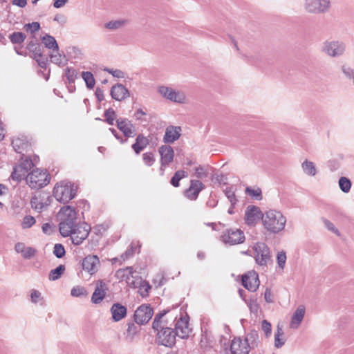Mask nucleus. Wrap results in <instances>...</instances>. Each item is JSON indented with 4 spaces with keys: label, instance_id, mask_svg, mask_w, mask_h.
Listing matches in <instances>:
<instances>
[{
    "label": "nucleus",
    "instance_id": "f257e3e1",
    "mask_svg": "<svg viewBox=\"0 0 354 354\" xmlns=\"http://www.w3.org/2000/svg\"><path fill=\"white\" fill-rule=\"evenodd\" d=\"M264 228L272 234H277L283 230L286 218L279 211L269 210L261 216Z\"/></svg>",
    "mask_w": 354,
    "mask_h": 354
},
{
    "label": "nucleus",
    "instance_id": "f03ea898",
    "mask_svg": "<svg viewBox=\"0 0 354 354\" xmlns=\"http://www.w3.org/2000/svg\"><path fill=\"white\" fill-rule=\"evenodd\" d=\"M58 216L60 219L59 232L64 237H67L71 233L72 229L77 225L76 212L71 206H64L59 212Z\"/></svg>",
    "mask_w": 354,
    "mask_h": 354
},
{
    "label": "nucleus",
    "instance_id": "7ed1b4c3",
    "mask_svg": "<svg viewBox=\"0 0 354 354\" xmlns=\"http://www.w3.org/2000/svg\"><path fill=\"white\" fill-rule=\"evenodd\" d=\"M77 194V187L71 182L57 183L53 189V196L60 203H67L74 198Z\"/></svg>",
    "mask_w": 354,
    "mask_h": 354
},
{
    "label": "nucleus",
    "instance_id": "20e7f679",
    "mask_svg": "<svg viewBox=\"0 0 354 354\" xmlns=\"http://www.w3.org/2000/svg\"><path fill=\"white\" fill-rule=\"evenodd\" d=\"M27 183L32 189L41 188L50 183V177L46 171L36 168L28 174Z\"/></svg>",
    "mask_w": 354,
    "mask_h": 354
},
{
    "label": "nucleus",
    "instance_id": "39448f33",
    "mask_svg": "<svg viewBox=\"0 0 354 354\" xmlns=\"http://www.w3.org/2000/svg\"><path fill=\"white\" fill-rule=\"evenodd\" d=\"M330 8V0H306L304 3L305 10L310 14H324Z\"/></svg>",
    "mask_w": 354,
    "mask_h": 354
},
{
    "label": "nucleus",
    "instance_id": "423d86ee",
    "mask_svg": "<svg viewBox=\"0 0 354 354\" xmlns=\"http://www.w3.org/2000/svg\"><path fill=\"white\" fill-rule=\"evenodd\" d=\"M245 239L243 232L236 228L225 230L221 236L222 242L230 245L241 244L244 242Z\"/></svg>",
    "mask_w": 354,
    "mask_h": 354
},
{
    "label": "nucleus",
    "instance_id": "0eeeda50",
    "mask_svg": "<svg viewBox=\"0 0 354 354\" xmlns=\"http://www.w3.org/2000/svg\"><path fill=\"white\" fill-rule=\"evenodd\" d=\"M158 93L165 99L176 103L183 104L186 102V95L182 91L175 90L171 87L160 86Z\"/></svg>",
    "mask_w": 354,
    "mask_h": 354
},
{
    "label": "nucleus",
    "instance_id": "6e6552de",
    "mask_svg": "<svg viewBox=\"0 0 354 354\" xmlns=\"http://www.w3.org/2000/svg\"><path fill=\"white\" fill-rule=\"evenodd\" d=\"M156 331V342L158 344L170 348L175 344L176 335L174 330L169 327H162Z\"/></svg>",
    "mask_w": 354,
    "mask_h": 354
},
{
    "label": "nucleus",
    "instance_id": "1a4fd4ad",
    "mask_svg": "<svg viewBox=\"0 0 354 354\" xmlns=\"http://www.w3.org/2000/svg\"><path fill=\"white\" fill-rule=\"evenodd\" d=\"M90 230L91 227L86 223L77 225L69 234L72 243L76 245H80L88 237Z\"/></svg>",
    "mask_w": 354,
    "mask_h": 354
},
{
    "label": "nucleus",
    "instance_id": "9d476101",
    "mask_svg": "<svg viewBox=\"0 0 354 354\" xmlns=\"http://www.w3.org/2000/svg\"><path fill=\"white\" fill-rule=\"evenodd\" d=\"M255 261L259 266H266L270 260V252L268 245L262 242L257 243L254 246Z\"/></svg>",
    "mask_w": 354,
    "mask_h": 354
},
{
    "label": "nucleus",
    "instance_id": "9b49d317",
    "mask_svg": "<svg viewBox=\"0 0 354 354\" xmlns=\"http://www.w3.org/2000/svg\"><path fill=\"white\" fill-rule=\"evenodd\" d=\"M51 196L46 192L35 195L30 201L31 207L38 212L46 209L51 203Z\"/></svg>",
    "mask_w": 354,
    "mask_h": 354
},
{
    "label": "nucleus",
    "instance_id": "f8f14e48",
    "mask_svg": "<svg viewBox=\"0 0 354 354\" xmlns=\"http://www.w3.org/2000/svg\"><path fill=\"white\" fill-rule=\"evenodd\" d=\"M243 286L251 292H255L260 284L259 275L255 271H250L242 276Z\"/></svg>",
    "mask_w": 354,
    "mask_h": 354
},
{
    "label": "nucleus",
    "instance_id": "ddd939ff",
    "mask_svg": "<svg viewBox=\"0 0 354 354\" xmlns=\"http://www.w3.org/2000/svg\"><path fill=\"white\" fill-rule=\"evenodd\" d=\"M153 314V310L152 308L147 305H141L135 311V322L138 324H145L151 319Z\"/></svg>",
    "mask_w": 354,
    "mask_h": 354
},
{
    "label": "nucleus",
    "instance_id": "4468645a",
    "mask_svg": "<svg viewBox=\"0 0 354 354\" xmlns=\"http://www.w3.org/2000/svg\"><path fill=\"white\" fill-rule=\"evenodd\" d=\"M344 50V44L339 41H326L323 46V51L330 57L340 56Z\"/></svg>",
    "mask_w": 354,
    "mask_h": 354
},
{
    "label": "nucleus",
    "instance_id": "2eb2a0df",
    "mask_svg": "<svg viewBox=\"0 0 354 354\" xmlns=\"http://www.w3.org/2000/svg\"><path fill=\"white\" fill-rule=\"evenodd\" d=\"M109 290L108 283L103 280H98L96 282L95 290L91 297V301L98 304L102 301Z\"/></svg>",
    "mask_w": 354,
    "mask_h": 354
},
{
    "label": "nucleus",
    "instance_id": "dca6fc26",
    "mask_svg": "<svg viewBox=\"0 0 354 354\" xmlns=\"http://www.w3.org/2000/svg\"><path fill=\"white\" fill-rule=\"evenodd\" d=\"M118 129L121 131L127 138L133 137L136 135L134 124L128 119L119 118L116 120Z\"/></svg>",
    "mask_w": 354,
    "mask_h": 354
},
{
    "label": "nucleus",
    "instance_id": "f3484780",
    "mask_svg": "<svg viewBox=\"0 0 354 354\" xmlns=\"http://www.w3.org/2000/svg\"><path fill=\"white\" fill-rule=\"evenodd\" d=\"M263 214L261 213L259 207L254 205H249L245 214V221L248 225H254L261 218Z\"/></svg>",
    "mask_w": 354,
    "mask_h": 354
},
{
    "label": "nucleus",
    "instance_id": "a211bd4d",
    "mask_svg": "<svg viewBox=\"0 0 354 354\" xmlns=\"http://www.w3.org/2000/svg\"><path fill=\"white\" fill-rule=\"evenodd\" d=\"M204 187L205 186L201 181L191 180L189 187L185 191V196L189 200L195 201Z\"/></svg>",
    "mask_w": 354,
    "mask_h": 354
},
{
    "label": "nucleus",
    "instance_id": "6ab92c4d",
    "mask_svg": "<svg viewBox=\"0 0 354 354\" xmlns=\"http://www.w3.org/2000/svg\"><path fill=\"white\" fill-rule=\"evenodd\" d=\"M191 330L189 328V322L186 318L180 317L176 323L175 334L182 339L187 338Z\"/></svg>",
    "mask_w": 354,
    "mask_h": 354
},
{
    "label": "nucleus",
    "instance_id": "aec40b11",
    "mask_svg": "<svg viewBox=\"0 0 354 354\" xmlns=\"http://www.w3.org/2000/svg\"><path fill=\"white\" fill-rule=\"evenodd\" d=\"M230 351L232 354H248L250 348L248 343L240 337H235L231 343Z\"/></svg>",
    "mask_w": 354,
    "mask_h": 354
},
{
    "label": "nucleus",
    "instance_id": "412c9836",
    "mask_svg": "<svg viewBox=\"0 0 354 354\" xmlns=\"http://www.w3.org/2000/svg\"><path fill=\"white\" fill-rule=\"evenodd\" d=\"M181 127L178 126H169L165 129L163 142L165 144L173 143L179 139L181 135Z\"/></svg>",
    "mask_w": 354,
    "mask_h": 354
},
{
    "label": "nucleus",
    "instance_id": "4be33fe9",
    "mask_svg": "<svg viewBox=\"0 0 354 354\" xmlns=\"http://www.w3.org/2000/svg\"><path fill=\"white\" fill-rule=\"evenodd\" d=\"M111 95L113 99L117 101H122L129 97V92L122 84H116L111 89Z\"/></svg>",
    "mask_w": 354,
    "mask_h": 354
},
{
    "label": "nucleus",
    "instance_id": "5701e85b",
    "mask_svg": "<svg viewBox=\"0 0 354 354\" xmlns=\"http://www.w3.org/2000/svg\"><path fill=\"white\" fill-rule=\"evenodd\" d=\"M158 151L160 155V162H162V165H169L173 161L174 151L171 146L162 145L159 147Z\"/></svg>",
    "mask_w": 354,
    "mask_h": 354
},
{
    "label": "nucleus",
    "instance_id": "b1692460",
    "mask_svg": "<svg viewBox=\"0 0 354 354\" xmlns=\"http://www.w3.org/2000/svg\"><path fill=\"white\" fill-rule=\"evenodd\" d=\"M99 263V259L97 256L88 255L83 259L82 268L91 274H93L97 271V266Z\"/></svg>",
    "mask_w": 354,
    "mask_h": 354
},
{
    "label": "nucleus",
    "instance_id": "393cba45",
    "mask_svg": "<svg viewBox=\"0 0 354 354\" xmlns=\"http://www.w3.org/2000/svg\"><path fill=\"white\" fill-rule=\"evenodd\" d=\"M15 250L17 253L21 254L22 257L26 259H30L37 252L34 248L26 247L24 243L20 242L15 244Z\"/></svg>",
    "mask_w": 354,
    "mask_h": 354
},
{
    "label": "nucleus",
    "instance_id": "a878e982",
    "mask_svg": "<svg viewBox=\"0 0 354 354\" xmlns=\"http://www.w3.org/2000/svg\"><path fill=\"white\" fill-rule=\"evenodd\" d=\"M111 313L113 319L115 322H119L126 316L127 308L119 303H115L113 304Z\"/></svg>",
    "mask_w": 354,
    "mask_h": 354
},
{
    "label": "nucleus",
    "instance_id": "bb28decb",
    "mask_svg": "<svg viewBox=\"0 0 354 354\" xmlns=\"http://www.w3.org/2000/svg\"><path fill=\"white\" fill-rule=\"evenodd\" d=\"M305 315V308L303 306H299L293 313L290 326L292 328H297L301 323Z\"/></svg>",
    "mask_w": 354,
    "mask_h": 354
},
{
    "label": "nucleus",
    "instance_id": "cd10ccee",
    "mask_svg": "<svg viewBox=\"0 0 354 354\" xmlns=\"http://www.w3.org/2000/svg\"><path fill=\"white\" fill-rule=\"evenodd\" d=\"M149 144L148 139L142 134H139L135 143L132 145V149L136 154H139Z\"/></svg>",
    "mask_w": 354,
    "mask_h": 354
},
{
    "label": "nucleus",
    "instance_id": "c85d7f7f",
    "mask_svg": "<svg viewBox=\"0 0 354 354\" xmlns=\"http://www.w3.org/2000/svg\"><path fill=\"white\" fill-rule=\"evenodd\" d=\"M214 341L211 335L207 332H203L200 340V347L204 351L209 350L213 347Z\"/></svg>",
    "mask_w": 354,
    "mask_h": 354
},
{
    "label": "nucleus",
    "instance_id": "c756f323",
    "mask_svg": "<svg viewBox=\"0 0 354 354\" xmlns=\"http://www.w3.org/2000/svg\"><path fill=\"white\" fill-rule=\"evenodd\" d=\"M244 341L248 343L250 348L257 347L259 343L258 332L255 330H250L248 333H247Z\"/></svg>",
    "mask_w": 354,
    "mask_h": 354
},
{
    "label": "nucleus",
    "instance_id": "7c9ffc66",
    "mask_svg": "<svg viewBox=\"0 0 354 354\" xmlns=\"http://www.w3.org/2000/svg\"><path fill=\"white\" fill-rule=\"evenodd\" d=\"M131 274H136V271L132 267H127L118 270L115 272V277L120 281H125L127 282L128 279L129 280Z\"/></svg>",
    "mask_w": 354,
    "mask_h": 354
},
{
    "label": "nucleus",
    "instance_id": "2f4dec72",
    "mask_svg": "<svg viewBox=\"0 0 354 354\" xmlns=\"http://www.w3.org/2000/svg\"><path fill=\"white\" fill-rule=\"evenodd\" d=\"M41 41L46 48L53 50L54 52L59 51V46L57 41L53 36L46 35L41 37Z\"/></svg>",
    "mask_w": 354,
    "mask_h": 354
},
{
    "label": "nucleus",
    "instance_id": "473e14b6",
    "mask_svg": "<svg viewBox=\"0 0 354 354\" xmlns=\"http://www.w3.org/2000/svg\"><path fill=\"white\" fill-rule=\"evenodd\" d=\"M284 332L283 326L279 324L277 325V330L274 334V346L277 348H281L286 342V339L283 337Z\"/></svg>",
    "mask_w": 354,
    "mask_h": 354
},
{
    "label": "nucleus",
    "instance_id": "72a5a7b5",
    "mask_svg": "<svg viewBox=\"0 0 354 354\" xmlns=\"http://www.w3.org/2000/svg\"><path fill=\"white\" fill-rule=\"evenodd\" d=\"M28 174L26 172L24 169H22V167L19 165H16L13 169L10 177L12 180L19 182L24 179L25 177L27 178Z\"/></svg>",
    "mask_w": 354,
    "mask_h": 354
},
{
    "label": "nucleus",
    "instance_id": "f704fd0d",
    "mask_svg": "<svg viewBox=\"0 0 354 354\" xmlns=\"http://www.w3.org/2000/svg\"><path fill=\"white\" fill-rule=\"evenodd\" d=\"M49 57L51 62L59 66H64L68 62L66 57L64 55L60 54L59 51L56 52V54H50Z\"/></svg>",
    "mask_w": 354,
    "mask_h": 354
},
{
    "label": "nucleus",
    "instance_id": "c9c22d12",
    "mask_svg": "<svg viewBox=\"0 0 354 354\" xmlns=\"http://www.w3.org/2000/svg\"><path fill=\"white\" fill-rule=\"evenodd\" d=\"M138 247L140 248L139 241H138L137 243H135L133 241L130 244L129 248L127 249V250L121 255V257H120L121 259L123 261H125V260L131 258V257H133V255L134 254L136 250Z\"/></svg>",
    "mask_w": 354,
    "mask_h": 354
},
{
    "label": "nucleus",
    "instance_id": "e433bc0d",
    "mask_svg": "<svg viewBox=\"0 0 354 354\" xmlns=\"http://www.w3.org/2000/svg\"><path fill=\"white\" fill-rule=\"evenodd\" d=\"M301 167L304 172L308 176H314L317 174V169L315 164L311 161L305 160L301 164Z\"/></svg>",
    "mask_w": 354,
    "mask_h": 354
},
{
    "label": "nucleus",
    "instance_id": "4c0bfd02",
    "mask_svg": "<svg viewBox=\"0 0 354 354\" xmlns=\"http://www.w3.org/2000/svg\"><path fill=\"white\" fill-rule=\"evenodd\" d=\"M82 77L86 83V87L89 89L93 88L95 80L92 73L89 71H83L82 73Z\"/></svg>",
    "mask_w": 354,
    "mask_h": 354
},
{
    "label": "nucleus",
    "instance_id": "58836bf2",
    "mask_svg": "<svg viewBox=\"0 0 354 354\" xmlns=\"http://www.w3.org/2000/svg\"><path fill=\"white\" fill-rule=\"evenodd\" d=\"M65 270V266L64 265H59L55 269L50 271L48 274V279L50 281H55L60 278L62 274Z\"/></svg>",
    "mask_w": 354,
    "mask_h": 354
},
{
    "label": "nucleus",
    "instance_id": "ea45409f",
    "mask_svg": "<svg viewBox=\"0 0 354 354\" xmlns=\"http://www.w3.org/2000/svg\"><path fill=\"white\" fill-rule=\"evenodd\" d=\"M26 38V35L22 32H14L9 35V39L13 44H21Z\"/></svg>",
    "mask_w": 354,
    "mask_h": 354
},
{
    "label": "nucleus",
    "instance_id": "a19ab883",
    "mask_svg": "<svg viewBox=\"0 0 354 354\" xmlns=\"http://www.w3.org/2000/svg\"><path fill=\"white\" fill-rule=\"evenodd\" d=\"M169 312V309L167 310H163L162 311L158 313L156 315L155 318L153 319V324H152V328L154 330H158L162 328L161 326V319L168 313Z\"/></svg>",
    "mask_w": 354,
    "mask_h": 354
},
{
    "label": "nucleus",
    "instance_id": "79ce46f5",
    "mask_svg": "<svg viewBox=\"0 0 354 354\" xmlns=\"http://www.w3.org/2000/svg\"><path fill=\"white\" fill-rule=\"evenodd\" d=\"M64 76L66 77L69 84H73L75 82V80L77 77V72L73 67H67L65 69Z\"/></svg>",
    "mask_w": 354,
    "mask_h": 354
},
{
    "label": "nucleus",
    "instance_id": "37998d69",
    "mask_svg": "<svg viewBox=\"0 0 354 354\" xmlns=\"http://www.w3.org/2000/svg\"><path fill=\"white\" fill-rule=\"evenodd\" d=\"M186 177V172L183 170L177 171L170 180V183L175 187H178L180 185V180Z\"/></svg>",
    "mask_w": 354,
    "mask_h": 354
},
{
    "label": "nucleus",
    "instance_id": "c03bdc74",
    "mask_svg": "<svg viewBox=\"0 0 354 354\" xmlns=\"http://www.w3.org/2000/svg\"><path fill=\"white\" fill-rule=\"evenodd\" d=\"M104 116L105 118L104 122H107L110 125L114 124V120L116 119L115 111L112 109L109 108L104 111Z\"/></svg>",
    "mask_w": 354,
    "mask_h": 354
},
{
    "label": "nucleus",
    "instance_id": "a18cd8bd",
    "mask_svg": "<svg viewBox=\"0 0 354 354\" xmlns=\"http://www.w3.org/2000/svg\"><path fill=\"white\" fill-rule=\"evenodd\" d=\"M339 186L343 192L348 193L351 187V182L346 177H341L339 180Z\"/></svg>",
    "mask_w": 354,
    "mask_h": 354
},
{
    "label": "nucleus",
    "instance_id": "49530a36",
    "mask_svg": "<svg viewBox=\"0 0 354 354\" xmlns=\"http://www.w3.org/2000/svg\"><path fill=\"white\" fill-rule=\"evenodd\" d=\"M12 145L16 152L21 153V150L27 145V143L23 140L17 138L12 140Z\"/></svg>",
    "mask_w": 354,
    "mask_h": 354
},
{
    "label": "nucleus",
    "instance_id": "de8ad7c7",
    "mask_svg": "<svg viewBox=\"0 0 354 354\" xmlns=\"http://www.w3.org/2000/svg\"><path fill=\"white\" fill-rule=\"evenodd\" d=\"M142 281V278L136 272V274H131V276L129 277V280H127V283L129 287L135 288L138 287Z\"/></svg>",
    "mask_w": 354,
    "mask_h": 354
},
{
    "label": "nucleus",
    "instance_id": "09e8293b",
    "mask_svg": "<svg viewBox=\"0 0 354 354\" xmlns=\"http://www.w3.org/2000/svg\"><path fill=\"white\" fill-rule=\"evenodd\" d=\"M342 71L344 76L348 80L351 81L353 85L354 86V68L348 65H343L342 67Z\"/></svg>",
    "mask_w": 354,
    "mask_h": 354
},
{
    "label": "nucleus",
    "instance_id": "8fccbe9b",
    "mask_svg": "<svg viewBox=\"0 0 354 354\" xmlns=\"http://www.w3.org/2000/svg\"><path fill=\"white\" fill-rule=\"evenodd\" d=\"M126 24L125 20H115L111 21L106 24H105V28L110 30H116L120 28Z\"/></svg>",
    "mask_w": 354,
    "mask_h": 354
},
{
    "label": "nucleus",
    "instance_id": "3c124183",
    "mask_svg": "<svg viewBox=\"0 0 354 354\" xmlns=\"http://www.w3.org/2000/svg\"><path fill=\"white\" fill-rule=\"evenodd\" d=\"M245 193L257 200H261L262 198V192L260 188L252 189L248 187L245 189Z\"/></svg>",
    "mask_w": 354,
    "mask_h": 354
},
{
    "label": "nucleus",
    "instance_id": "603ef678",
    "mask_svg": "<svg viewBox=\"0 0 354 354\" xmlns=\"http://www.w3.org/2000/svg\"><path fill=\"white\" fill-rule=\"evenodd\" d=\"M195 176L197 178L203 179L208 176V169L207 167L198 166L195 169Z\"/></svg>",
    "mask_w": 354,
    "mask_h": 354
},
{
    "label": "nucleus",
    "instance_id": "864d4df0",
    "mask_svg": "<svg viewBox=\"0 0 354 354\" xmlns=\"http://www.w3.org/2000/svg\"><path fill=\"white\" fill-rule=\"evenodd\" d=\"M64 247L61 243H56L54 245L53 254L57 258H62L65 255Z\"/></svg>",
    "mask_w": 354,
    "mask_h": 354
},
{
    "label": "nucleus",
    "instance_id": "5fc2aeb1",
    "mask_svg": "<svg viewBox=\"0 0 354 354\" xmlns=\"http://www.w3.org/2000/svg\"><path fill=\"white\" fill-rule=\"evenodd\" d=\"M71 295L73 297H81V296H86L87 292L86 289L82 286H75L73 287L71 291Z\"/></svg>",
    "mask_w": 354,
    "mask_h": 354
},
{
    "label": "nucleus",
    "instance_id": "6e6d98bb",
    "mask_svg": "<svg viewBox=\"0 0 354 354\" xmlns=\"http://www.w3.org/2000/svg\"><path fill=\"white\" fill-rule=\"evenodd\" d=\"M109 227V225L106 223H104L102 224L96 225L93 227V232L96 235H102Z\"/></svg>",
    "mask_w": 354,
    "mask_h": 354
},
{
    "label": "nucleus",
    "instance_id": "4d7b16f0",
    "mask_svg": "<svg viewBox=\"0 0 354 354\" xmlns=\"http://www.w3.org/2000/svg\"><path fill=\"white\" fill-rule=\"evenodd\" d=\"M18 165L21 167L22 169H24L26 170V172L28 174V171L33 167L34 164L31 159L26 158L25 160H24L23 158H21V162Z\"/></svg>",
    "mask_w": 354,
    "mask_h": 354
},
{
    "label": "nucleus",
    "instance_id": "13d9d810",
    "mask_svg": "<svg viewBox=\"0 0 354 354\" xmlns=\"http://www.w3.org/2000/svg\"><path fill=\"white\" fill-rule=\"evenodd\" d=\"M142 160L145 164L149 167L151 166L155 162V158L152 152H147L142 154Z\"/></svg>",
    "mask_w": 354,
    "mask_h": 354
},
{
    "label": "nucleus",
    "instance_id": "bf43d9fd",
    "mask_svg": "<svg viewBox=\"0 0 354 354\" xmlns=\"http://www.w3.org/2000/svg\"><path fill=\"white\" fill-rule=\"evenodd\" d=\"M137 333V326L133 323H129L128 324V328L127 330V338L130 341H132L134 335Z\"/></svg>",
    "mask_w": 354,
    "mask_h": 354
},
{
    "label": "nucleus",
    "instance_id": "052dcab7",
    "mask_svg": "<svg viewBox=\"0 0 354 354\" xmlns=\"http://www.w3.org/2000/svg\"><path fill=\"white\" fill-rule=\"evenodd\" d=\"M225 194L227 199L229 200V201L230 202L231 205L234 206L237 202V199L236 198L234 192L232 190V189L230 187L226 188L225 190Z\"/></svg>",
    "mask_w": 354,
    "mask_h": 354
},
{
    "label": "nucleus",
    "instance_id": "680f3d73",
    "mask_svg": "<svg viewBox=\"0 0 354 354\" xmlns=\"http://www.w3.org/2000/svg\"><path fill=\"white\" fill-rule=\"evenodd\" d=\"M35 223V218L30 215L26 216L22 221L21 226L24 229L29 228Z\"/></svg>",
    "mask_w": 354,
    "mask_h": 354
},
{
    "label": "nucleus",
    "instance_id": "e2e57ef3",
    "mask_svg": "<svg viewBox=\"0 0 354 354\" xmlns=\"http://www.w3.org/2000/svg\"><path fill=\"white\" fill-rule=\"evenodd\" d=\"M138 287L142 297H146L148 295L149 290H150L151 286L146 281L142 280V282L138 286Z\"/></svg>",
    "mask_w": 354,
    "mask_h": 354
},
{
    "label": "nucleus",
    "instance_id": "0e129e2a",
    "mask_svg": "<svg viewBox=\"0 0 354 354\" xmlns=\"http://www.w3.org/2000/svg\"><path fill=\"white\" fill-rule=\"evenodd\" d=\"M24 28L28 32L34 33L40 29V24L39 22L29 23L24 26Z\"/></svg>",
    "mask_w": 354,
    "mask_h": 354
},
{
    "label": "nucleus",
    "instance_id": "69168bd1",
    "mask_svg": "<svg viewBox=\"0 0 354 354\" xmlns=\"http://www.w3.org/2000/svg\"><path fill=\"white\" fill-rule=\"evenodd\" d=\"M286 252L283 251H281L277 254V261L279 267L281 269H283L285 267V264L286 262Z\"/></svg>",
    "mask_w": 354,
    "mask_h": 354
},
{
    "label": "nucleus",
    "instance_id": "338daca9",
    "mask_svg": "<svg viewBox=\"0 0 354 354\" xmlns=\"http://www.w3.org/2000/svg\"><path fill=\"white\" fill-rule=\"evenodd\" d=\"M261 328L263 331L265 333L266 337H268L271 335L272 333V325L267 320L264 319L261 323Z\"/></svg>",
    "mask_w": 354,
    "mask_h": 354
},
{
    "label": "nucleus",
    "instance_id": "774afa93",
    "mask_svg": "<svg viewBox=\"0 0 354 354\" xmlns=\"http://www.w3.org/2000/svg\"><path fill=\"white\" fill-rule=\"evenodd\" d=\"M245 302L247 304L251 312L257 313L258 311L259 306L256 300L250 299L249 300H245Z\"/></svg>",
    "mask_w": 354,
    "mask_h": 354
}]
</instances>
